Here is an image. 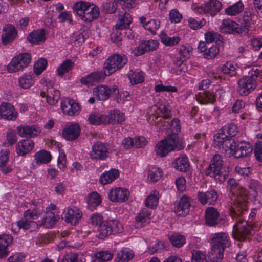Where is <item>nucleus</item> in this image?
Here are the masks:
<instances>
[{
	"instance_id": "40",
	"label": "nucleus",
	"mask_w": 262,
	"mask_h": 262,
	"mask_svg": "<svg viewBox=\"0 0 262 262\" xmlns=\"http://www.w3.org/2000/svg\"><path fill=\"white\" fill-rule=\"evenodd\" d=\"M59 216L56 215L54 211L47 210L45 216L42 219V224L47 228H50L56 224Z\"/></svg>"
},
{
	"instance_id": "8",
	"label": "nucleus",
	"mask_w": 262,
	"mask_h": 262,
	"mask_svg": "<svg viewBox=\"0 0 262 262\" xmlns=\"http://www.w3.org/2000/svg\"><path fill=\"white\" fill-rule=\"evenodd\" d=\"M108 154L106 145L101 142H97L92 145L90 156L92 160H103L108 157Z\"/></svg>"
},
{
	"instance_id": "13",
	"label": "nucleus",
	"mask_w": 262,
	"mask_h": 262,
	"mask_svg": "<svg viewBox=\"0 0 262 262\" xmlns=\"http://www.w3.org/2000/svg\"><path fill=\"white\" fill-rule=\"evenodd\" d=\"M129 195L128 190L121 187L113 188L108 193V196L112 202H125L128 199Z\"/></svg>"
},
{
	"instance_id": "60",
	"label": "nucleus",
	"mask_w": 262,
	"mask_h": 262,
	"mask_svg": "<svg viewBox=\"0 0 262 262\" xmlns=\"http://www.w3.org/2000/svg\"><path fill=\"white\" fill-rule=\"evenodd\" d=\"M237 65L232 62H227L222 67V71L225 74L233 76L235 74Z\"/></svg>"
},
{
	"instance_id": "64",
	"label": "nucleus",
	"mask_w": 262,
	"mask_h": 262,
	"mask_svg": "<svg viewBox=\"0 0 262 262\" xmlns=\"http://www.w3.org/2000/svg\"><path fill=\"white\" fill-rule=\"evenodd\" d=\"M220 34L214 31H208L205 34V39L207 43L216 42L220 38Z\"/></svg>"
},
{
	"instance_id": "63",
	"label": "nucleus",
	"mask_w": 262,
	"mask_h": 262,
	"mask_svg": "<svg viewBox=\"0 0 262 262\" xmlns=\"http://www.w3.org/2000/svg\"><path fill=\"white\" fill-rule=\"evenodd\" d=\"M219 49L216 45H213L211 47L208 48L206 52L204 54L205 58L208 59H211L215 58L219 54Z\"/></svg>"
},
{
	"instance_id": "37",
	"label": "nucleus",
	"mask_w": 262,
	"mask_h": 262,
	"mask_svg": "<svg viewBox=\"0 0 262 262\" xmlns=\"http://www.w3.org/2000/svg\"><path fill=\"white\" fill-rule=\"evenodd\" d=\"M16 225L19 229L29 230L30 232L35 230L37 228L38 226L36 222L29 220L24 216L20 220L16 222Z\"/></svg>"
},
{
	"instance_id": "28",
	"label": "nucleus",
	"mask_w": 262,
	"mask_h": 262,
	"mask_svg": "<svg viewBox=\"0 0 262 262\" xmlns=\"http://www.w3.org/2000/svg\"><path fill=\"white\" fill-rule=\"evenodd\" d=\"M34 160L33 163L37 166L40 164L49 163L52 159L51 154L46 150H40L36 152L34 156Z\"/></svg>"
},
{
	"instance_id": "3",
	"label": "nucleus",
	"mask_w": 262,
	"mask_h": 262,
	"mask_svg": "<svg viewBox=\"0 0 262 262\" xmlns=\"http://www.w3.org/2000/svg\"><path fill=\"white\" fill-rule=\"evenodd\" d=\"M73 9L81 19L85 22H91L99 15V8L89 2H76L73 6Z\"/></svg>"
},
{
	"instance_id": "55",
	"label": "nucleus",
	"mask_w": 262,
	"mask_h": 262,
	"mask_svg": "<svg viewBox=\"0 0 262 262\" xmlns=\"http://www.w3.org/2000/svg\"><path fill=\"white\" fill-rule=\"evenodd\" d=\"M74 63L70 59L63 61L57 70L58 75L62 76L65 73L69 72L74 67Z\"/></svg>"
},
{
	"instance_id": "56",
	"label": "nucleus",
	"mask_w": 262,
	"mask_h": 262,
	"mask_svg": "<svg viewBox=\"0 0 262 262\" xmlns=\"http://www.w3.org/2000/svg\"><path fill=\"white\" fill-rule=\"evenodd\" d=\"M161 42L167 46H173L178 44L180 41V38L178 36L170 37L165 34L160 35Z\"/></svg>"
},
{
	"instance_id": "18",
	"label": "nucleus",
	"mask_w": 262,
	"mask_h": 262,
	"mask_svg": "<svg viewBox=\"0 0 262 262\" xmlns=\"http://www.w3.org/2000/svg\"><path fill=\"white\" fill-rule=\"evenodd\" d=\"M108 75L107 71L105 70L103 72L102 71L94 72L81 78L80 82L82 84L87 85L94 82H101L104 79L106 76Z\"/></svg>"
},
{
	"instance_id": "34",
	"label": "nucleus",
	"mask_w": 262,
	"mask_h": 262,
	"mask_svg": "<svg viewBox=\"0 0 262 262\" xmlns=\"http://www.w3.org/2000/svg\"><path fill=\"white\" fill-rule=\"evenodd\" d=\"M107 117V124H121L125 120L124 114L118 110H111Z\"/></svg>"
},
{
	"instance_id": "48",
	"label": "nucleus",
	"mask_w": 262,
	"mask_h": 262,
	"mask_svg": "<svg viewBox=\"0 0 262 262\" xmlns=\"http://www.w3.org/2000/svg\"><path fill=\"white\" fill-rule=\"evenodd\" d=\"M60 97L59 91L57 89H51L47 91V102L53 105L55 104Z\"/></svg>"
},
{
	"instance_id": "20",
	"label": "nucleus",
	"mask_w": 262,
	"mask_h": 262,
	"mask_svg": "<svg viewBox=\"0 0 262 262\" xmlns=\"http://www.w3.org/2000/svg\"><path fill=\"white\" fill-rule=\"evenodd\" d=\"M0 115L5 119L15 120L17 118L18 113L10 103L3 102L0 105Z\"/></svg>"
},
{
	"instance_id": "43",
	"label": "nucleus",
	"mask_w": 262,
	"mask_h": 262,
	"mask_svg": "<svg viewBox=\"0 0 262 262\" xmlns=\"http://www.w3.org/2000/svg\"><path fill=\"white\" fill-rule=\"evenodd\" d=\"M134 256L132 250L127 248H123L119 250L116 257V261L118 262H125L130 260Z\"/></svg>"
},
{
	"instance_id": "46",
	"label": "nucleus",
	"mask_w": 262,
	"mask_h": 262,
	"mask_svg": "<svg viewBox=\"0 0 262 262\" xmlns=\"http://www.w3.org/2000/svg\"><path fill=\"white\" fill-rule=\"evenodd\" d=\"M173 164L174 167L181 171H187L189 166L188 158L185 156H182L177 158L174 160Z\"/></svg>"
},
{
	"instance_id": "49",
	"label": "nucleus",
	"mask_w": 262,
	"mask_h": 262,
	"mask_svg": "<svg viewBox=\"0 0 262 262\" xmlns=\"http://www.w3.org/2000/svg\"><path fill=\"white\" fill-rule=\"evenodd\" d=\"M197 100L202 104L212 103L215 100V96L209 92H205L199 94Z\"/></svg>"
},
{
	"instance_id": "41",
	"label": "nucleus",
	"mask_w": 262,
	"mask_h": 262,
	"mask_svg": "<svg viewBox=\"0 0 262 262\" xmlns=\"http://www.w3.org/2000/svg\"><path fill=\"white\" fill-rule=\"evenodd\" d=\"M109 221L104 222L102 224L97 227L96 236L99 239H104L112 234V230Z\"/></svg>"
},
{
	"instance_id": "42",
	"label": "nucleus",
	"mask_w": 262,
	"mask_h": 262,
	"mask_svg": "<svg viewBox=\"0 0 262 262\" xmlns=\"http://www.w3.org/2000/svg\"><path fill=\"white\" fill-rule=\"evenodd\" d=\"M88 121L90 124L95 125L107 124V121L106 115L96 113H92L89 115Z\"/></svg>"
},
{
	"instance_id": "58",
	"label": "nucleus",
	"mask_w": 262,
	"mask_h": 262,
	"mask_svg": "<svg viewBox=\"0 0 262 262\" xmlns=\"http://www.w3.org/2000/svg\"><path fill=\"white\" fill-rule=\"evenodd\" d=\"M188 23L190 28L193 30H198L201 28L206 25V20L204 18L198 19L190 17L188 19Z\"/></svg>"
},
{
	"instance_id": "11",
	"label": "nucleus",
	"mask_w": 262,
	"mask_h": 262,
	"mask_svg": "<svg viewBox=\"0 0 262 262\" xmlns=\"http://www.w3.org/2000/svg\"><path fill=\"white\" fill-rule=\"evenodd\" d=\"M80 133L79 125L76 123L70 122L67 124L62 131L63 137L68 141L77 139Z\"/></svg>"
},
{
	"instance_id": "1",
	"label": "nucleus",
	"mask_w": 262,
	"mask_h": 262,
	"mask_svg": "<svg viewBox=\"0 0 262 262\" xmlns=\"http://www.w3.org/2000/svg\"><path fill=\"white\" fill-rule=\"evenodd\" d=\"M227 183L231 192L236 195L234 200L231 203L230 214L232 218L240 217L245 210L246 195L245 189L236 182L235 179H229Z\"/></svg>"
},
{
	"instance_id": "7",
	"label": "nucleus",
	"mask_w": 262,
	"mask_h": 262,
	"mask_svg": "<svg viewBox=\"0 0 262 262\" xmlns=\"http://www.w3.org/2000/svg\"><path fill=\"white\" fill-rule=\"evenodd\" d=\"M31 56L28 53L19 54L11 60L7 66L10 73L16 72L27 67L31 62Z\"/></svg>"
},
{
	"instance_id": "51",
	"label": "nucleus",
	"mask_w": 262,
	"mask_h": 262,
	"mask_svg": "<svg viewBox=\"0 0 262 262\" xmlns=\"http://www.w3.org/2000/svg\"><path fill=\"white\" fill-rule=\"evenodd\" d=\"M113 254L111 252L107 251H102L96 253L95 255V258L91 262H105L110 260L112 259Z\"/></svg>"
},
{
	"instance_id": "44",
	"label": "nucleus",
	"mask_w": 262,
	"mask_h": 262,
	"mask_svg": "<svg viewBox=\"0 0 262 262\" xmlns=\"http://www.w3.org/2000/svg\"><path fill=\"white\" fill-rule=\"evenodd\" d=\"M101 201V198L99 193L96 192H92L89 195L87 201L89 208L93 210L100 204Z\"/></svg>"
},
{
	"instance_id": "45",
	"label": "nucleus",
	"mask_w": 262,
	"mask_h": 262,
	"mask_svg": "<svg viewBox=\"0 0 262 262\" xmlns=\"http://www.w3.org/2000/svg\"><path fill=\"white\" fill-rule=\"evenodd\" d=\"M34 83L33 75L25 73L18 79L19 85L23 89H28Z\"/></svg>"
},
{
	"instance_id": "52",
	"label": "nucleus",
	"mask_w": 262,
	"mask_h": 262,
	"mask_svg": "<svg viewBox=\"0 0 262 262\" xmlns=\"http://www.w3.org/2000/svg\"><path fill=\"white\" fill-rule=\"evenodd\" d=\"M244 5L241 1L230 6L225 10V13L228 15H236L244 10Z\"/></svg>"
},
{
	"instance_id": "36",
	"label": "nucleus",
	"mask_w": 262,
	"mask_h": 262,
	"mask_svg": "<svg viewBox=\"0 0 262 262\" xmlns=\"http://www.w3.org/2000/svg\"><path fill=\"white\" fill-rule=\"evenodd\" d=\"M224 250L218 249L211 246V251L206 257L207 262H221L223 258Z\"/></svg>"
},
{
	"instance_id": "35",
	"label": "nucleus",
	"mask_w": 262,
	"mask_h": 262,
	"mask_svg": "<svg viewBox=\"0 0 262 262\" xmlns=\"http://www.w3.org/2000/svg\"><path fill=\"white\" fill-rule=\"evenodd\" d=\"M151 211L147 209L141 210L135 217L136 222L140 227L145 226L150 222Z\"/></svg>"
},
{
	"instance_id": "19",
	"label": "nucleus",
	"mask_w": 262,
	"mask_h": 262,
	"mask_svg": "<svg viewBox=\"0 0 262 262\" xmlns=\"http://www.w3.org/2000/svg\"><path fill=\"white\" fill-rule=\"evenodd\" d=\"M158 42L155 40L145 41L134 48V54L136 56H139L146 52L154 51L158 48Z\"/></svg>"
},
{
	"instance_id": "21",
	"label": "nucleus",
	"mask_w": 262,
	"mask_h": 262,
	"mask_svg": "<svg viewBox=\"0 0 262 262\" xmlns=\"http://www.w3.org/2000/svg\"><path fill=\"white\" fill-rule=\"evenodd\" d=\"M82 212L77 207L73 206L67 209L65 212L63 218L66 222L72 225H75L81 218Z\"/></svg>"
},
{
	"instance_id": "57",
	"label": "nucleus",
	"mask_w": 262,
	"mask_h": 262,
	"mask_svg": "<svg viewBox=\"0 0 262 262\" xmlns=\"http://www.w3.org/2000/svg\"><path fill=\"white\" fill-rule=\"evenodd\" d=\"M162 176V172L159 168L151 167L149 168L148 172V179L151 182H155L158 181Z\"/></svg>"
},
{
	"instance_id": "29",
	"label": "nucleus",
	"mask_w": 262,
	"mask_h": 262,
	"mask_svg": "<svg viewBox=\"0 0 262 262\" xmlns=\"http://www.w3.org/2000/svg\"><path fill=\"white\" fill-rule=\"evenodd\" d=\"M219 213L213 207H208L205 211V222L209 226H214L218 224Z\"/></svg>"
},
{
	"instance_id": "53",
	"label": "nucleus",
	"mask_w": 262,
	"mask_h": 262,
	"mask_svg": "<svg viewBox=\"0 0 262 262\" xmlns=\"http://www.w3.org/2000/svg\"><path fill=\"white\" fill-rule=\"evenodd\" d=\"M169 239L172 245L177 248L182 247L186 243L185 237L178 233H175L169 235Z\"/></svg>"
},
{
	"instance_id": "2",
	"label": "nucleus",
	"mask_w": 262,
	"mask_h": 262,
	"mask_svg": "<svg viewBox=\"0 0 262 262\" xmlns=\"http://www.w3.org/2000/svg\"><path fill=\"white\" fill-rule=\"evenodd\" d=\"M214 144L215 146L223 149L226 152L229 151V154L234 156L235 158H239L246 155L244 146L239 147L234 139L228 137L221 130L214 136Z\"/></svg>"
},
{
	"instance_id": "22",
	"label": "nucleus",
	"mask_w": 262,
	"mask_h": 262,
	"mask_svg": "<svg viewBox=\"0 0 262 262\" xmlns=\"http://www.w3.org/2000/svg\"><path fill=\"white\" fill-rule=\"evenodd\" d=\"M233 237L239 241H244L246 238V221L244 219H239L233 226Z\"/></svg>"
},
{
	"instance_id": "47",
	"label": "nucleus",
	"mask_w": 262,
	"mask_h": 262,
	"mask_svg": "<svg viewBox=\"0 0 262 262\" xmlns=\"http://www.w3.org/2000/svg\"><path fill=\"white\" fill-rule=\"evenodd\" d=\"M249 75L247 76L248 79H247V92H251L254 90L256 86V79L258 75V72L256 71H250L248 73Z\"/></svg>"
},
{
	"instance_id": "24",
	"label": "nucleus",
	"mask_w": 262,
	"mask_h": 262,
	"mask_svg": "<svg viewBox=\"0 0 262 262\" xmlns=\"http://www.w3.org/2000/svg\"><path fill=\"white\" fill-rule=\"evenodd\" d=\"M198 198L202 205H213L216 203L218 195L214 190H211L205 192H199Z\"/></svg>"
},
{
	"instance_id": "16",
	"label": "nucleus",
	"mask_w": 262,
	"mask_h": 262,
	"mask_svg": "<svg viewBox=\"0 0 262 262\" xmlns=\"http://www.w3.org/2000/svg\"><path fill=\"white\" fill-rule=\"evenodd\" d=\"M220 31L223 33H242V29L239 25L230 19H224L219 27Z\"/></svg>"
},
{
	"instance_id": "39",
	"label": "nucleus",
	"mask_w": 262,
	"mask_h": 262,
	"mask_svg": "<svg viewBox=\"0 0 262 262\" xmlns=\"http://www.w3.org/2000/svg\"><path fill=\"white\" fill-rule=\"evenodd\" d=\"M132 21L131 15L128 13H124L120 14L119 16L118 21L115 26V27L119 30H123L128 28Z\"/></svg>"
},
{
	"instance_id": "4",
	"label": "nucleus",
	"mask_w": 262,
	"mask_h": 262,
	"mask_svg": "<svg viewBox=\"0 0 262 262\" xmlns=\"http://www.w3.org/2000/svg\"><path fill=\"white\" fill-rule=\"evenodd\" d=\"M183 148L179 146V138L177 134L172 133L166 138L158 142L155 147L157 155L161 157L167 156L174 150H180Z\"/></svg>"
},
{
	"instance_id": "6",
	"label": "nucleus",
	"mask_w": 262,
	"mask_h": 262,
	"mask_svg": "<svg viewBox=\"0 0 262 262\" xmlns=\"http://www.w3.org/2000/svg\"><path fill=\"white\" fill-rule=\"evenodd\" d=\"M127 62V57L125 55L114 54L108 57L103 65V70H106L111 75L117 70L121 69Z\"/></svg>"
},
{
	"instance_id": "12",
	"label": "nucleus",
	"mask_w": 262,
	"mask_h": 262,
	"mask_svg": "<svg viewBox=\"0 0 262 262\" xmlns=\"http://www.w3.org/2000/svg\"><path fill=\"white\" fill-rule=\"evenodd\" d=\"M61 108L64 114L71 116L78 115L80 110V105L74 100L69 99L61 101Z\"/></svg>"
},
{
	"instance_id": "26",
	"label": "nucleus",
	"mask_w": 262,
	"mask_h": 262,
	"mask_svg": "<svg viewBox=\"0 0 262 262\" xmlns=\"http://www.w3.org/2000/svg\"><path fill=\"white\" fill-rule=\"evenodd\" d=\"M15 28L11 24L6 25L3 29L2 40L4 44H8L12 42L17 36Z\"/></svg>"
},
{
	"instance_id": "14",
	"label": "nucleus",
	"mask_w": 262,
	"mask_h": 262,
	"mask_svg": "<svg viewBox=\"0 0 262 262\" xmlns=\"http://www.w3.org/2000/svg\"><path fill=\"white\" fill-rule=\"evenodd\" d=\"M156 110H158L159 112L162 114V117L164 119H168L171 116V111L164 104L161 103L159 104L158 106L157 105L154 106L150 111L154 112ZM148 114L149 117L147 119L150 123H156L158 122L159 117L158 116L154 115L152 112H148Z\"/></svg>"
},
{
	"instance_id": "38",
	"label": "nucleus",
	"mask_w": 262,
	"mask_h": 262,
	"mask_svg": "<svg viewBox=\"0 0 262 262\" xmlns=\"http://www.w3.org/2000/svg\"><path fill=\"white\" fill-rule=\"evenodd\" d=\"M118 170L113 169L103 173L100 178V182L102 185H106L112 183L119 176Z\"/></svg>"
},
{
	"instance_id": "27",
	"label": "nucleus",
	"mask_w": 262,
	"mask_h": 262,
	"mask_svg": "<svg viewBox=\"0 0 262 262\" xmlns=\"http://www.w3.org/2000/svg\"><path fill=\"white\" fill-rule=\"evenodd\" d=\"M34 146V142L30 139H24L16 146V151L19 156H25L30 152Z\"/></svg>"
},
{
	"instance_id": "50",
	"label": "nucleus",
	"mask_w": 262,
	"mask_h": 262,
	"mask_svg": "<svg viewBox=\"0 0 262 262\" xmlns=\"http://www.w3.org/2000/svg\"><path fill=\"white\" fill-rule=\"evenodd\" d=\"M128 75L132 85L141 83L144 80V76L143 73L139 71H130Z\"/></svg>"
},
{
	"instance_id": "54",
	"label": "nucleus",
	"mask_w": 262,
	"mask_h": 262,
	"mask_svg": "<svg viewBox=\"0 0 262 262\" xmlns=\"http://www.w3.org/2000/svg\"><path fill=\"white\" fill-rule=\"evenodd\" d=\"M158 201L159 192L156 190H154L146 198L145 200V205L148 207L153 208L157 205Z\"/></svg>"
},
{
	"instance_id": "5",
	"label": "nucleus",
	"mask_w": 262,
	"mask_h": 262,
	"mask_svg": "<svg viewBox=\"0 0 262 262\" xmlns=\"http://www.w3.org/2000/svg\"><path fill=\"white\" fill-rule=\"evenodd\" d=\"M223 165L224 161L222 156L215 154L211 158L209 166L205 169V174L222 183L225 180L222 171Z\"/></svg>"
},
{
	"instance_id": "15",
	"label": "nucleus",
	"mask_w": 262,
	"mask_h": 262,
	"mask_svg": "<svg viewBox=\"0 0 262 262\" xmlns=\"http://www.w3.org/2000/svg\"><path fill=\"white\" fill-rule=\"evenodd\" d=\"M191 201L192 199L190 196H182L175 207L176 214L178 216H185L188 214L190 211Z\"/></svg>"
},
{
	"instance_id": "59",
	"label": "nucleus",
	"mask_w": 262,
	"mask_h": 262,
	"mask_svg": "<svg viewBox=\"0 0 262 262\" xmlns=\"http://www.w3.org/2000/svg\"><path fill=\"white\" fill-rule=\"evenodd\" d=\"M221 130L230 138L235 136L238 132L236 125L233 123L225 125Z\"/></svg>"
},
{
	"instance_id": "31",
	"label": "nucleus",
	"mask_w": 262,
	"mask_h": 262,
	"mask_svg": "<svg viewBox=\"0 0 262 262\" xmlns=\"http://www.w3.org/2000/svg\"><path fill=\"white\" fill-rule=\"evenodd\" d=\"M27 207H30L24 212V216L29 220H33L38 219L42 213V210L36 205L34 202L28 203Z\"/></svg>"
},
{
	"instance_id": "23",
	"label": "nucleus",
	"mask_w": 262,
	"mask_h": 262,
	"mask_svg": "<svg viewBox=\"0 0 262 262\" xmlns=\"http://www.w3.org/2000/svg\"><path fill=\"white\" fill-rule=\"evenodd\" d=\"M18 135L21 137L32 138L38 135L41 128L37 125H25L17 127Z\"/></svg>"
},
{
	"instance_id": "25",
	"label": "nucleus",
	"mask_w": 262,
	"mask_h": 262,
	"mask_svg": "<svg viewBox=\"0 0 262 262\" xmlns=\"http://www.w3.org/2000/svg\"><path fill=\"white\" fill-rule=\"evenodd\" d=\"M259 190V185L255 181L250 182L248 186V190H247V201L249 200L254 201V203L257 207L261 206V202L259 200H257L256 196Z\"/></svg>"
},
{
	"instance_id": "17",
	"label": "nucleus",
	"mask_w": 262,
	"mask_h": 262,
	"mask_svg": "<svg viewBox=\"0 0 262 262\" xmlns=\"http://www.w3.org/2000/svg\"><path fill=\"white\" fill-rule=\"evenodd\" d=\"M116 86H113V90L106 85L100 84L95 88L93 93L94 97L98 100L105 101L108 99L110 95L116 91Z\"/></svg>"
},
{
	"instance_id": "32",
	"label": "nucleus",
	"mask_w": 262,
	"mask_h": 262,
	"mask_svg": "<svg viewBox=\"0 0 262 262\" xmlns=\"http://www.w3.org/2000/svg\"><path fill=\"white\" fill-rule=\"evenodd\" d=\"M27 40L32 44H39L46 40V33L43 30H34L27 36Z\"/></svg>"
},
{
	"instance_id": "30",
	"label": "nucleus",
	"mask_w": 262,
	"mask_h": 262,
	"mask_svg": "<svg viewBox=\"0 0 262 262\" xmlns=\"http://www.w3.org/2000/svg\"><path fill=\"white\" fill-rule=\"evenodd\" d=\"M140 23L142 25L144 28L152 34H156V31L158 30L160 26V21L157 19H152L146 21V18L142 16L139 18Z\"/></svg>"
},
{
	"instance_id": "10",
	"label": "nucleus",
	"mask_w": 262,
	"mask_h": 262,
	"mask_svg": "<svg viewBox=\"0 0 262 262\" xmlns=\"http://www.w3.org/2000/svg\"><path fill=\"white\" fill-rule=\"evenodd\" d=\"M222 4L218 0H210L206 2L203 7H198L199 13H208L211 16H215L221 9Z\"/></svg>"
},
{
	"instance_id": "9",
	"label": "nucleus",
	"mask_w": 262,
	"mask_h": 262,
	"mask_svg": "<svg viewBox=\"0 0 262 262\" xmlns=\"http://www.w3.org/2000/svg\"><path fill=\"white\" fill-rule=\"evenodd\" d=\"M211 246L218 249L224 250L229 247L230 241L229 236L224 232H219L212 234L211 238Z\"/></svg>"
},
{
	"instance_id": "61",
	"label": "nucleus",
	"mask_w": 262,
	"mask_h": 262,
	"mask_svg": "<svg viewBox=\"0 0 262 262\" xmlns=\"http://www.w3.org/2000/svg\"><path fill=\"white\" fill-rule=\"evenodd\" d=\"M47 64V60L41 58L37 60L34 65V72L35 74L40 75L45 69Z\"/></svg>"
},
{
	"instance_id": "33",
	"label": "nucleus",
	"mask_w": 262,
	"mask_h": 262,
	"mask_svg": "<svg viewBox=\"0 0 262 262\" xmlns=\"http://www.w3.org/2000/svg\"><path fill=\"white\" fill-rule=\"evenodd\" d=\"M12 241L13 237L9 234L0 235V258L7 255V248L12 244Z\"/></svg>"
},
{
	"instance_id": "62",
	"label": "nucleus",
	"mask_w": 262,
	"mask_h": 262,
	"mask_svg": "<svg viewBox=\"0 0 262 262\" xmlns=\"http://www.w3.org/2000/svg\"><path fill=\"white\" fill-rule=\"evenodd\" d=\"M61 262H84V261L79 258V255L77 253L71 252L65 254Z\"/></svg>"
}]
</instances>
